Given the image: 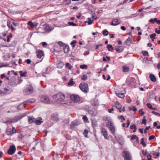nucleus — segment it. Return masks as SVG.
<instances>
[{
	"instance_id": "4be33fe9",
	"label": "nucleus",
	"mask_w": 160,
	"mask_h": 160,
	"mask_svg": "<svg viewBox=\"0 0 160 160\" xmlns=\"http://www.w3.org/2000/svg\"><path fill=\"white\" fill-rule=\"evenodd\" d=\"M149 78L151 81L153 82H155L156 80V79L155 76L153 74H150Z\"/></svg>"
},
{
	"instance_id": "9d476101",
	"label": "nucleus",
	"mask_w": 160,
	"mask_h": 160,
	"mask_svg": "<svg viewBox=\"0 0 160 160\" xmlns=\"http://www.w3.org/2000/svg\"><path fill=\"white\" fill-rule=\"evenodd\" d=\"M120 23V21L118 19L115 18L112 20V23L111 24L115 26L119 24Z\"/></svg>"
},
{
	"instance_id": "37998d69",
	"label": "nucleus",
	"mask_w": 160,
	"mask_h": 160,
	"mask_svg": "<svg viewBox=\"0 0 160 160\" xmlns=\"http://www.w3.org/2000/svg\"><path fill=\"white\" fill-rule=\"evenodd\" d=\"M130 128L131 129H137V127L135 124H133L131 125L130 127Z\"/></svg>"
},
{
	"instance_id": "f3484780",
	"label": "nucleus",
	"mask_w": 160,
	"mask_h": 160,
	"mask_svg": "<svg viewBox=\"0 0 160 160\" xmlns=\"http://www.w3.org/2000/svg\"><path fill=\"white\" fill-rule=\"evenodd\" d=\"M101 132L102 135L104 136V138L106 139H107L108 138V136L106 130L104 128L102 129Z\"/></svg>"
},
{
	"instance_id": "412c9836",
	"label": "nucleus",
	"mask_w": 160,
	"mask_h": 160,
	"mask_svg": "<svg viewBox=\"0 0 160 160\" xmlns=\"http://www.w3.org/2000/svg\"><path fill=\"white\" fill-rule=\"evenodd\" d=\"M35 118L32 116H30L28 117V122L29 123H32V122H34Z\"/></svg>"
},
{
	"instance_id": "5fc2aeb1",
	"label": "nucleus",
	"mask_w": 160,
	"mask_h": 160,
	"mask_svg": "<svg viewBox=\"0 0 160 160\" xmlns=\"http://www.w3.org/2000/svg\"><path fill=\"white\" fill-rule=\"evenodd\" d=\"M65 4L67 5H69L71 3V1L69 0L68 1H64Z\"/></svg>"
},
{
	"instance_id": "69168bd1",
	"label": "nucleus",
	"mask_w": 160,
	"mask_h": 160,
	"mask_svg": "<svg viewBox=\"0 0 160 160\" xmlns=\"http://www.w3.org/2000/svg\"><path fill=\"white\" fill-rule=\"evenodd\" d=\"M63 66V64L62 63H59L58 66H57V67L58 68H62V67Z\"/></svg>"
},
{
	"instance_id": "0eeeda50",
	"label": "nucleus",
	"mask_w": 160,
	"mask_h": 160,
	"mask_svg": "<svg viewBox=\"0 0 160 160\" xmlns=\"http://www.w3.org/2000/svg\"><path fill=\"white\" fill-rule=\"evenodd\" d=\"M36 53L38 57L39 58H42V60L40 61H41L44 57L43 52L41 50H38L37 51Z\"/></svg>"
},
{
	"instance_id": "bb28decb",
	"label": "nucleus",
	"mask_w": 160,
	"mask_h": 160,
	"mask_svg": "<svg viewBox=\"0 0 160 160\" xmlns=\"http://www.w3.org/2000/svg\"><path fill=\"white\" fill-rule=\"evenodd\" d=\"M75 83V82L73 81V79L71 78L70 79L69 82H68V85L69 86H72Z\"/></svg>"
},
{
	"instance_id": "f03ea898",
	"label": "nucleus",
	"mask_w": 160,
	"mask_h": 160,
	"mask_svg": "<svg viewBox=\"0 0 160 160\" xmlns=\"http://www.w3.org/2000/svg\"><path fill=\"white\" fill-rule=\"evenodd\" d=\"M40 100L41 102L44 104H49L51 102L50 98L47 95L42 96L40 98Z\"/></svg>"
},
{
	"instance_id": "680f3d73",
	"label": "nucleus",
	"mask_w": 160,
	"mask_h": 160,
	"mask_svg": "<svg viewBox=\"0 0 160 160\" xmlns=\"http://www.w3.org/2000/svg\"><path fill=\"white\" fill-rule=\"evenodd\" d=\"M8 91V89H7V88H4L3 89V91L4 92H3V93L6 94L7 92Z\"/></svg>"
},
{
	"instance_id": "c03bdc74",
	"label": "nucleus",
	"mask_w": 160,
	"mask_h": 160,
	"mask_svg": "<svg viewBox=\"0 0 160 160\" xmlns=\"http://www.w3.org/2000/svg\"><path fill=\"white\" fill-rule=\"evenodd\" d=\"M88 23L89 25L92 24L93 22V21L92 20H91L90 18H88Z\"/></svg>"
},
{
	"instance_id": "f257e3e1",
	"label": "nucleus",
	"mask_w": 160,
	"mask_h": 160,
	"mask_svg": "<svg viewBox=\"0 0 160 160\" xmlns=\"http://www.w3.org/2000/svg\"><path fill=\"white\" fill-rule=\"evenodd\" d=\"M53 100L58 103H61L64 101L65 96L62 92H58L53 96Z\"/></svg>"
},
{
	"instance_id": "f704fd0d",
	"label": "nucleus",
	"mask_w": 160,
	"mask_h": 160,
	"mask_svg": "<svg viewBox=\"0 0 160 160\" xmlns=\"http://www.w3.org/2000/svg\"><path fill=\"white\" fill-rule=\"evenodd\" d=\"M87 78V76L86 74H84L82 75L81 78V79L82 80H86Z\"/></svg>"
},
{
	"instance_id": "603ef678",
	"label": "nucleus",
	"mask_w": 160,
	"mask_h": 160,
	"mask_svg": "<svg viewBox=\"0 0 160 160\" xmlns=\"http://www.w3.org/2000/svg\"><path fill=\"white\" fill-rule=\"evenodd\" d=\"M68 23L70 25H71V26H77V25L76 24H75V23L74 22H69Z\"/></svg>"
},
{
	"instance_id": "7c9ffc66",
	"label": "nucleus",
	"mask_w": 160,
	"mask_h": 160,
	"mask_svg": "<svg viewBox=\"0 0 160 160\" xmlns=\"http://www.w3.org/2000/svg\"><path fill=\"white\" fill-rule=\"evenodd\" d=\"M114 131H115V128L113 127L111 124V132L114 135Z\"/></svg>"
},
{
	"instance_id": "8fccbe9b",
	"label": "nucleus",
	"mask_w": 160,
	"mask_h": 160,
	"mask_svg": "<svg viewBox=\"0 0 160 160\" xmlns=\"http://www.w3.org/2000/svg\"><path fill=\"white\" fill-rule=\"evenodd\" d=\"M147 107L150 109H151L152 108V105L149 103H148L147 104Z\"/></svg>"
},
{
	"instance_id": "39448f33",
	"label": "nucleus",
	"mask_w": 160,
	"mask_h": 160,
	"mask_svg": "<svg viewBox=\"0 0 160 160\" xmlns=\"http://www.w3.org/2000/svg\"><path fill=\"white\" fill-rule=\"evenodd\" d=\"M16 150V149L15 146L12 145L10 146L9 149L8 151V153L10 155H12L15 152Z\"/></svg>"
},
{
	"instance_id": "473e14b6",
	"label": "nucleus",
	"mask_w": 160,
	"mask_h": 160,
	"mask_svg": "<svg viewBox=\"0 0 160 160\" xmlns=\"http://www.w3.org/2000/svg\"><path fill=\"white\" fill-rule=\"evenodd\" d=\"M28 24L29 25L31 28H33L35 27V25L33 22L31 21H29L28 22Z\"/></svg>"
},
{
	"instance_id": "f8f14e48",
	"label": "nucleus",
	"mask_w": 160,
	"mask_h": 160,
	"mask_svg": "<svg viewBox=\"0 0 160 160\" xmlns=\"http://www.w3.org/2000/svg\"><path fill=\"white\" fill-rule=\"evenodd\" d=\"M88 112L89 115L93 117L95 116L97 113V111L95 109L89 110Z\"/></svg>"
},
{
	"instance_id": "13d9d810",
	"label": "nucleus",
	"mask_w": 160,
	"mask_h": 160,
	"mask_svg": "<svg viewBox=\"0 0 160 160\" xmlns=\"http://www.w3.org/2000/svg\"><path fill=\"white\" fill-rule=\"evenodd\" d=\"M142 152L144 155L145 156L147 153V151L146 150L145 151H144L143 150H142Z\"/></svg>"
},
{
	"instance_id": "6e6d98bb",
	"label": "nucleus",
	"mask_w": 160,
	"mask_h": 160,
	"mask_svg": "<svg viewBox=\"0 0 160 160\" xmlns=\"http://www.w3.org/2000/svg\"><path fill=\"white\" fill-rule=\"evenodd\" d=\"M150 126H149L148 127H147L146 128H145L144 130V133H146L147 132V131L150 128Z\"/></svg>"
},
{
	"instance_id": "4d7b16f0",
	"label": "nucleus",
	"mask_w": 160,
	"mask_h": 160,
	"mask_svg": "<svg viewBox=\"0 0 160 160\" xmlns=\"http://www.w3.org/2000/svg\"><path fill=\"white\" fill-rule=\"evenodd\" d=\"M152 113H153L154 114H155V115H156L157 116H160V113H159L158 112H157L155 111H152Z\"/></svg>"
},
{
	"instance_id": "7ed1b4c3",
	"label": "nucleus",
	"mask_w": 160,
	"mask_h": 160,
	"mask_svg": "<svg viewBox=\"0 0 160 160\" xmlns=\"http://www.w3.org/2000/svg\"><path fill=\"white\" fill-rule=\"evenodd\" d=\"M79 87L80 89L83 92L87 93L88 91V85L87 83L84 82L81 83Z\"/></svg>"
},
{
	"instance_id": "cd10ccee",
	"label": "nucleus",
	"mask_w": 160,
	"mask_h": 160,
	"mask_svg": "<svg viewBox=\"0 0 160 160\" xmlns=\"http://www.w3.org/2000/svg\"><path fill=\"white\" fill-rule=\"evenodd\" d=\"M141 141L140 142V144L142 145L144 147H146V144L145 143L144 138H142L141 139Z\"/></svg>"
},
{
	"instance_id": "dca6fc26",
	"label": "nucleus",
	"mask_w": 160,
	"mask_h": 160,
	"mask_svg": "<svg viewBox=\"0 0 160 160\" xmlns=\"http://www.w3.org/2000/svg\"><path fill=\"white\" fill-rule=\"evenodd\" d=\"M115 107L119 110V112H122V106L118 102H116Z\"/></svg>"
},
{
	"instance_id": "58836bf2",
	"label": "nucleus",
	"mask_w": 160,
	"mask_h": 160,
	"mask_svg": "<svg viewBox=\"0 0 160 160\" xmlns=\"http://www.w3.org/2000/svg\"><path fill=\"white\" fill-rule=\"evenodd\" d=\"M66 67L68 68L69 69H71L72 67V66H71L69 63H67L66 64Z\"/></svg>"
},
{
	"instance_id": "09e8293b",
	"label": "nucleus",
	"mask_w": 160,
	"mask_h": 160,
	"mask_svg": "<svg viewBox=\"0 0 160 160\" xmlns=\"http://www.w3.org/2000/svg\"><path fill=\"white\" fill-rule=\"evenodd\" d=\"M120 118L122 119L121 122H122L125 120V119L124 118V116L123 115H121L120 116Z\"/></svg>"
},
{
	"instance_id": "393cba45",
	"label": "nucleus",
	"mask_w": 160,
	"mask_h": 160,
	"mask_svg": "<svg viewBox=\"0 0 160 160\" xmlns=\"http://www.w3.org/2000/svg\"><path fill=\"white\" fill-rule=\"evenodd\" d=\"M129 67L125 66L123 67V72H127L129 71Z\"/></svg>"
},
{
	"instance_id": "2f4dec72",
	"label": "nucleus",
	"mask_w": 160,
	"mask_h": 160,
	"mask_svg": "<svg viewBox=\"0 0 160 160\" xmlns=\"http://www.w3.org/2000/svg\"><path fill=\"white\" fill-rule=\"evenodd\" d=\"M142 53L144 56H148L149 54L148 52L147 51H143L142 52Z\"/></svg>"
},
{
	"instance_id": "c85d7f7f",
	"label": "nucleus",
	"mask_w": 160,
	"mask_h": 160,
	"mask_svg": "<svg viewBox=\"0 0 160 160\" xmlns=\"http://www.w3.org/2000/svg\"><path fill=\"white\" fill-rule=\"evenodd\" d=\"M147 123V120L146 119V117L145 116L143 117V119L142 120L141 122L142 124H144L146 125Z\"/></svg>"
},
{
	"instance_id": "3c124183",
	"label": "nucleus",
	"mask_w": 160,
	"mask_h": 160,
	"mask_svg": "<svg viewBox=\"0 0 160 160\" xmlns=\"http://www.w3.org/2000/svg\"><path fill=\"white\" fill-rule=\"evenodd\" d=\"M151 154L152 155H155L158 157L159 156V153H157L156 152H153V153H151Z\"/></svg>"
},
{
	"instance_id": "052dcab7",
	"label": "nucleus",
	"mask_w": 160,
	"mask_h": 160,
	"mask_svg": "<svg viewBox=\"0 0 160 160\" xmlns=\"http://www.w3.org/2000/svg\"><path fill=\"white\" fill-rule=\"evenodd\" d=\"M27 73V72H24L23 73H21L20 75L21 77H25L26 76V74Z\"/></svg>"
},
{
	"instance_id": "6ab92c4d",
	"label": "nucleus",
	"mask_w": 160,
	"mask_h": 160,
	"mask_svg": "<svg viewBox=\"0 0 160 160\" xmlns=\"http://www.w3.org/2000/svg\"><path fill=\"white\" fill-rule=\"evenodd\" d=\"M115 49L117 51V52H121L123 50V48L122 46H120L116 47L115 48Z\"/></svg>"
},
{
	"instance_id": "774afa93",
	"label": "nucleus",
	"mask_w": 160,
	"mask_h": 160,
	"mask_svg": "<svg viewBox=\"0 0 160 160\" xmlns=\"http://www.w3.org/2000/svg\"><path fill=\"white\" fill-rule=\"evenodd\" d=\"M155 32L158 34H160V30H158L157 28L155 29Z\"/></svg>"
},
{
	"instance_id": "1a4fd4ad",
	"label": "nucleus",
	"mask_w": 160,
	"mask_h": 160,
	"mask_svg": "<svg viewBox=\"0 0 160 160\" xmlns=\"http://www.w3.org/2000/svg\"><path fill=\"white\" fill-rule=\"evenodd\" d=\"M123 156L124 160H125V159H127L131 157V155L128 151H123Z\"/></svg>"
},
{
	"instance_id": "c756f323",
	"label": "nucleus",
	"mask_w": 160,
	"mask_h": 160,
	"mask_svg": "<svg viewBox=\"0 0 160 160\" xmlns=\"http://www.w3.org/2000/svg\"><path fill=\"white\" fill-rule=\"evenodd\" d=\"M7 25L9 28H11L12 30L14 31L15 30V28H13L12 25L10 23H8Z\"/></svg>"
},
{
	"instance_id": "423d86ee",
	"label": "nucleus",
	"mask_w": 160,
	"mask_h": 160,
	"mask_svg": "<svg viewBox=\"0 0 160 160\" xmlns=\"http://www.w3.org/2000/svg\"><path fill=\"white\" fill-rule=\"evenodd\" d=\"M33 88L32 86H29L23 92L25 94H30L32 92Z\"/></svg>"
},
{
	"instance_id": "a18cd8bd",
	"label": "nucleus",
	"mask_w": 160,
	"mask_h": 160,
	"mask_svg": "<svg viewBox=\"0 0 160 160\" xmlns=\"http://www.w3.org/2000/svg\"><path fill=\"white\" fill-rule=\"evenodd\" d=\"M77 43V41L75 40H73L72 41L71 43V45H72V47H74L75 46V44H76Z\"/></svg>"
},
{
	"instance_id": "e2e57ef3",
	"label": "nucleus",
	"mask_w": 160,
	"mask_h": 160,
	"mask_svg": "<svg viewBox=\"0 0 160 160\" xmlns=\"http://www.w3.org/2000/svg\"><path fill=\"white\" fill-rule=\"evenodd\" d=\"M110 123L108 121L107 122L106 126L108 128V129H110Z\"/></svg>"
},
{
	"instance_id": "4c0bfd02",
	"label": "nucleus",
	"mask_w": 160,
	"mask_h": 160,
	"mask_svg": "<svg viewBox=\"0 0 160 160\" xmlns=\"http://www.w3.org/2000/svg\"><path fill=\"white\" fill-rule=\"evenodd\" d=\"M156 34L155 33H153L150 36V38L151 39H155V36H156Z\"/></svg>"
},
{
	"instance_id": "c9c22d12",
	"label": "nucleus",
	"mask_w": 160,
	"mask_h": 160,
	"mask_svg": "<svg viewBox=\"0 0 160 160\" xmlns=\"http://www.w3.org/2000/svg\"><path fill=\"white\" fill-rule=\"evenodd\" d=\"M6 134L8 135H12L13 134V132L11 131H9L7 130L6 131Z\"/></svg>"
},
{
	"instance_id": "ddd939ff",
	"label": "nucleus",
	"mask_w": 160,
	"mask_h": 160,
	"mask_svg": "<svg viewBox=\"0 0 160 160\" xmlns=\"http://www.w3.org/2000/svg\"><path fill=\"white\" fill-rule=\"evenodd\" d=\"M132 37V36H131V37H129L125 41V44L127 45H129L131 43Z\"/></svg>"
},
{
	"instance_id": "20e7f679",
	"label": "nucleus",
	"mask_w": 160,
	"mask_h": 160,
	"mask_svg": "<svg viewBox=\"0 0 160 160\" xmlns=\"http://www.w3.org/2000/svg\"><path fill=\"white\" fill-rule=\"evenodd\" d=\"M80 122L77 120L72 122L70 124V127L72 129L74 128L80 124Z\"/></svg>"
},
{
	"instance_id": "a19ab883",
	"label": "nucleus",
	"mask_w": 160,
	"mask_h": 160,
	"mask_svg": "<svg viewBox=\"0 0 160 160\" xmlns=\"http://www.w3.org/2000/svg\"><path fill=\"white\" fill-rule=\"evenodd\" d=\"M88 68V66L87 65H82L80 66V68H81L83 69H87Z\"/></svg>"
},
{
	"instance_id": "79ce46f5",
	"label": "nucleus",
	"mask_w": 160,
	"mask_h": 160,
	"mask_svg": "<svg viewBox=\"0 0 160 160\" xmlns=\"http://www.w3.org/2000/svg\"><path fill=\"white\" fill-rule=\"evenodd\" d=\"M102 33L104 35H107L108 34V32L106 30H104L102 31Z\"/></svg>"
},
{
	"instance_id": "0e129e2a",
	"label": "nucleus",
	"mask_w": 160,
	"mask_h": 160,
	"mask_svg": "<svg viewBox=\"0 0 160 160\" xmlns=\"http://www.w3.org/2000/svg\"><path fill=\"white\" fill-rule=\"evenodd\" d=\"M12 132H13V134L14 133H15L16 132V130L15 128L13 127L12 128V131H11Z\"/></svg>"
},
{
	"instance_id": "864d4df0",
	"label": "nucleus",
	"mask_w": 160,
	"mask_h": 160,
	"mask_svg": "<svg viewBox=\"0 0 160 160\" xmlns=\"http://www.w3.org/2000/svg\"><path fill=\"white\" fill-rule=\"evenodd\" d=\"M155 138V137L154 135H152L150 136L149 137V138H148V139L149 140H150L153 139Z\"/></svg>"
},
{
	"instance_id": "ea45409f",
	"label": "nucleus",
	"mask_w": 160,
	"mask_h": 160,
	"mask_svg": "<svg viewBox=\"0 0 160 160\" xmlns=\"http://www.w3.org/2000/svg\"><path fill=\"white\" fill-rule=\"evenodd\" d=\"M88 133V131L87 130L85 129L84 131L83 132V134L84 135L85 137H87V135Z\"/></svg>"
},
{
	"instance_id": "e433bc0d",
	"label": "nucleus",
	"mask_w": 160,
	"mask_h": 160,
	"mask_svg": "<svg viewBox=\"0 0 160 160\" xmlns=\"http://www.w3.org/2000/svg\"><path fill=\"white\" fill-rule=\"evenodd\" d=\"M12 35L11 33H10L9 35L8 36V38L7 39V42H10V38H12Z\"/></svg>"
},
{
	"instance_id": "6e6552de",
	"label": "nucleus",
	"mask_w": 160,
	"mask_h": 160,
	"mask_svg": "<svg viewBox=\"0 0 160 160\" xmlns=\"http://www.w3.org/2000/svg\"><path fill=\"white\" fill-rule=\"evenodd\" d=\"M71 99L72 101H74L75 102H78L80 100V97L77 95H72L71 96Z\"/></svg>"
},
{
	"instance_id": "338daca9",
	"label": "nucleus",
	"mask_w": 160,
	"mask_h": 160,
	"mask_svg": "<svg viewBox=\"0 0 160 160\" xmlns=\"http://www.w3.org/2000/svg\"><path fill=\"white\" fill-rule=\"evenodd\" d=\"M130 124V121L128 119L127 120V127H128L129 126Z\"/></svg>"
},
{
	"instance_id": "72a5a7b5",
	"label": "nucleus",
	"mask_w": 160,
	"mask_h": 160,
	"mask_svg": "<svg viewBox=\"0 0 160 160\" xmlns=\"http://www.w3.org/2000/svg\"><path fill=\"white\" fill-rule=\"evenodd\" d=\"M23 104L21 103L17 107V109L19 110H21L23 108Z\"/></svg>"
},
{
	"instance_id": "49530a36",
	"label": "nucleus",
	"mask_w": 160,
	"mask_h": 160,
	"mask_svg": "<svg viewBox=\"0 0 160 160\" xmlns=\"http://www.w3.org/2000/svg\"><path fill=\"white\" fill-rule=\"evenodd\" d=\"M82 119L84 121V122H87L88 121V118L86 116H83V117L82 118Z\"/></svg>"
},
{
	"instance_id": "4468645a",
	"label": "nucleus",
	"mask_w": 160,
	"mask_h": 160,
	"mask_svg": "<svg viewBox=\"0 0 160 160\" xmlns=\"http://www.w3.org/2000/svg\"><path fill=\"white\" fill-rule=\"evenodd\" d=\"M51 119L52 120L55 121H57L59 120L58 116L57 114H52L51 116Z\"/></svg>"
},
{
	"instance_id": "5701e85b",
	"label": "nucleus",
	"mask_w": 160,
	"mask_h": 160,
	"mask_svg": "<svg viewBox=\"0 0 160 160\" xmlns=\"http://www.w3.org/2000/svg\"><path fill=\"white\" fill-rule=\"evenodd\" d=\"M41 119H42L41 118L37 120L35 119L34 123L37 125L40 124L42 122V121L41 120Z\"/></svg>"
},
{
	"instance_id": "2eb2a0df",
	"label": "nucleus",
	"mask_w": 160,
	"mask_h": 160,
	"mask_svg": "<svg viewBox=\"0 0 160 160\" xmlns=\"http://www.w3.org/2000/svg\"><path fill=\"white\" fill-rule=\"evenodd\" d=\"M116 95L118 96L119 97L121 98H123L124 96V94L125 93V91H124L123 92L122 91L120 92H116Z\"/></svg>"
},
{
	"instance_id": "a878e982",
	"label": "nucleus",
	"mask_w": 160,
	"mask_h": 160,
	"mask_svg": "<svg viewBox=\"0 0 160 160\" xmlns=\"http://www.w3.org/2000/svg\"><path fill=\"white\" fill-rule=\"evenodd\" d=\"M131 139L132 140H134L135 139H136L137 141H138V137L136 135H132L131 138Z\"/></svg>"
},
{
	"instance_id": "b1692460",
	"label": "nucleus",
	"mask_w": 160,
	"mask_h": 160,
	"mask_svg": "<svg viewBox=\"0 0 160 160\" xmlns=\"http://www.w3.org/2000/svg\"><path fill=\"white\" fill-rule=\"evenodd\" d=\"M98 104V101L96 99H94L92 102V104L94 106H97Z\"/></svg>"
},
{
	"instance_id": "bf43d9fd",
	"label": "nucleus",
	"mask_w": 160,
	"mask_h": 160,
	"mask_svg": "<svg viewBox=\"0 0 160 160\" xmlns=\"http://www.w3.org/2000/svg\"><path fill=\"white\" fill-rule=\"evenodd\" d=\"M139 113L141 114L142 115L144 114V112L142 111V110L141 109L139 110Z\"/></svg>"
},
{
	"instance_id": "de8ad7c7",
	"label": "nucleus",
	"mask_w": 160,
	"mask_h": 160,
	"mask_svg": "<svg viewBox=\"0 0 160 160\" xmlns=\"http://www.w3.org/2000/svg\"><path fill=\"white\" fill-rule=\"evenodd\" d=\"M130 110H133V111H136L137 110V109L134 107H132L130 108Z\"/></svg>"
},
{
	"instance_id": "9b49d317",
	"label": "nucleus",
	"mask_w": 160,
	"mask_h": 160,
	"mask_svg": "<svg viewBox=\"0 0 160 160\" xmlns=\"http://www.w3.org/2000/svg\"><path fill=\"white\" fill-rule=\"evenodd\" d=\"M23 117V116H22V115H20L18 116L17 117H16L15 118L13 119H12L11 120V123H13V122H15L18 121L19 120L21 119Z\"/></svg>"
},
{
	"instance_id": "a211bd4d",
	"label": "nucleus",
	"mask_w": 160,
	"mask_h": 160,
	"mask_svg": "<svg viewBox=\"0 0 160 160\" xmlns=\"http://www.w3.org/2000/svg\"><path fill=\"white\" fill-rule=\"evenodd\" d=\"M35 99H34L33 98H31V99H30L27 100L26 101L24 102H23V105H25V104L29 102L30 103H34V102H35Z\"/></svg>"
},
{
	"instance_id": "aec40b11",
	"label": "nucleus",
	"mask_w": 160,
	"mask_h": 160,
	"mask_svg": "<svg viewBox=\"0 0 160 160\" xmlns=\"http://www.w3.org/2000/svg\"><path fill=\"white\" fill-rule=\"evenodd\" d=\"M63 50L65 53H68L69 51V46L67 44L64 45Z\"/></svg>"
}]
</instances>
